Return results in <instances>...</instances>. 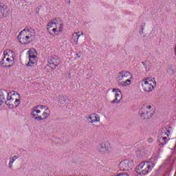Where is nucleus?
<instances>
[{"instance_id":"dca6fc26","label":"nucleus","mask_w":176,"mask_h":176,"mask_svg":"<svg viewBox=\"0 0 176 176\" xmlns=\"http://www.w3.org/2000/svg\"><path fill=\"white\" fill-rule=\"evenodd\" d=\"M24 32H25V30H22L19 33V34L18 35V41H19L21 43L25 45V43H30V41H27V38H25V36H27V35Z\"/></svg>"},{"instance_id":"4be33fe9","label":"nucleus","mask_w":176,"mask_h":176,"mask_svg":"<svg viewBox=\"0 0 176 176\" xmlns=\"http://www.w3.org/2000/svg\"><path fill=\"white\" fill-rule=\"evenodd\" d=\"M58 98V101L60 104H64V102H65V101H67V96H64L61 94H59L57 96Z\"/></svg>"},{"instance_id":"412c9836","label":"nucleus","mask_w":176,"mask_h":176,"mask_svg":"<svg viewBox=\"0 0 176 176\" xmlns=\"http://www.w3.org/2000/svg\"><path fill=\"white\" fill-rule=\"evenodd\" d=\"M17 159H19L18 155H14L12 158H10V162L8 164L10 168H13V163H14V162H16V160H17Z\"/></svg>"},{"instance_id":"393cba45","label":"nucleus","mask_w":176,"mask_h":176,"mask_svg":"<svg viewBox=\"0 0 176 176\" xmlns=\"http://www.w3.org/2000/svg\"><path fill=\"white\" fill-rule=\"evenodd\" d=\"M5 102V96L2 94H0V105H2Z\"/></svg>"},{"instance_id":"5701e85b","label":"nucleus","mask_w":176,"mask_h":176,"mask_svg":"<svg viewBox=\"0 0 176 176\" xmlns=\"http://www.w3.org/2000/svg\"><path fill=\"white\" fill-rule=\"evenodd\" d=\"M136 155L138 157H139V159H141V157H144V156H145V150H144V148L138 150V151L136 152Z\"/></svg>"},{"instance_id":"b1692460","label":"nucleus","mask_w":176,"mask_h":176,"mask_svg":"<svg viewBox=\"0 0 176 176\" xmlns=\"http://www.w3.org/2000/svg\"><path fill=\"white\" fill-rule=\"evenodd\" d=\"M167 72L169 74V75H174V74H175V69H174L173 67H170L168 68Z\"/></svg>"},{"instance_id":"ddd939ff","label":"nucleus","mask_w":176,"mask_h":176,"mask_svg":"<svg viewBox=\"0 0 176 176\" xmlns=\"http://www.w3.org/2000/svg\"><path fill=\"white\" fill-rule=\"evenodd\" d=\"M47 62L50 65L57 67L60 65V58L58 56H50L48 58Z\"/></svg>"},{"instance_id":"a878e982","label":"nucleus","mask_w":176,"mask_h":176,"mask_svg":"<svg viewBox=\"0 0 176 176\" xmlns=\"http://www.w3.org/2000/svg\"><path fill=\"white\" fill-rule=\"evenodd\" d=\"M142 64H143L144 68H146V71H149V69L148 68V65L146 64H145L144 62H142Z\"/></svg>"},{"instance_id":"f3484780","label":"nucleus","mask_w":176,"mask_h":176,"mask_svg":"<svg viewBox=\"0 0 176 176\" xmlns=\"http://www.w3.org/2000/svg\"><path fill=\"white\" fill-rule=\"evenodd\" d=\"M22 31H25L24 34L25 35H26L27 36H30L34 39L35 38V30H34V29H31V28H25Z\"/></svg>"},{"instance_id":"0eeeda50","label":"nucleus","mask_w":176,"mask_h":176,"mask_svg":"<svg viewBox=\"0 0 176 176\" xmlns=\"http://www.w3.org/2000/svg\"><path fill=\"white\" fill-rule=\"evenodd\" d=\"M170 135V131L167 128L162 129L161 133L158 136V142L160 145H166L168 139L167 138Z\"/></svg>"},{"instance_id":"bb28decb","label":"nucleus","mask_w":176,"mask_h":176,"mask_svg":"<svg viewBox=\"0 0 176 176\" xmlns=\"http://www.w3.org/2000/svg\"><path fill=\"white\" fill-rule=\"evenodd\" d=\"M58 31V26L52 29L53 32H57Z\"/></svg>"},{"instance_id":"c756f323","label":"nucleus","mask_w":176,"mask_h":176,"mask_svg":"<svg viewBox=\"0 0 176 176\" xmlns=\"http://www.w3.org/2000/svg\"><path fill=\"white\" fill-rule=\"evenodd\" d=\"M76 56L78 57V58H80L81 55L80 54H76Z\"/></svg>"},{"instance_id":"c85d7f7f","label":"nucleus","mask_w":176,"mask_h":176,"mask_svg":"<svg viewBox=\"0 0 176 176\" xmlns=\"http://www.w3.org/2000/svg\"><path fill=\"white\" fill-rule=\"evenodd\" d=\"M148 142H149V144H152V142H153V139H152V138H148Z\"/></svg>"},{"instance_id":"2eb2a0df","label":"nucleus","mask_w":176,"mask_h":176,"mask_svg":"<svg viewBox=\"0 0 176 176\" xmlns=\"http://www.w3.org/2000/svg\"><path fill=\"white\" fill-rule=\"evenodd\" d=\"M87 119L89 123H98V122H100L101 120L100 115L96 113L88 115Z\"/></svg>"},{"instance_id":"39448f33","label":"nucleus","mask_w":176,"mask_h":176,"mask_svg":"<svg viewBox=\"0 0 176 176\" xmlns=\"http://www.w3.org/2000/svg\"><path fill=\"white\" fill-rule=\"evenodd\" d=\"M156 86V80L155 78H145L142 81V87L144 91H152Z\"/></svg>"},{"instance_id":"f03ea898","label":"nucleus","mask_w":176,"mask_h":176,"mask_svg":"<svg viewBox=\"0 0 176 176\" xmlns=\"http://www.w3.org/2000/svg\"><path fill=\"white\" fill-rule=\"evenodd\" d=\"M153 167H155V164L153 162H142L136 167V173L140 175H146L152 171Z\"/></svg>"},{"instance_id":"a211bd4d","label":"nucleus","mask_w":176,"mask_h":176,"mask_svg":"<svg viewBox=\"0 0 176 176\" xmlns=\"http://www.w3.org/2000/svg\"><path fill=\"white\" fill-rule=\"evenodd\" d=\"M14 62V58L3 57L1 62H0V65H8V64H10L11 63Z\"/></svg>"},{"instance_id":"7ed1b4c3","label":"nucleus","mask_w":176,"mask_h":176,"mask_svg":"<svg viewBox=\"0 0 176 176\" xmlns=\"http://www.w3.org/2000/svg\"><path fill=\"white\" fill-rule=\"evenodd\" d=\"M20 94L16 92H10L8 94L6 104L9 107V108L17 107L18 105H20Z\"/></svg>"},{"instance_id":"aec40b11","label":"nucleus","mask_w":176,"mask_h":176,"mask_svg":"<svg viewBox=\"0 0 176 176\" xmlns=\"http://www.w3.org/2000/svg\"><path fill=\"white\" fill-rule=\"evenodd\" d=\"M8 12L6 6L3 4L0 5V19H3L5 17V14Z\"/></svg>"},{"instance_id":"423d86ee","label":"nucleus","mask_w":176,"mask_h":176,"mask_svg":"<svg viewBox=\"0 0 176 176\" xmlns=\"http://www.w3.org/2000/svg\"><path fill=\"white\" fill-rule=\"evenodd\" d=\"M47 27H48L47 30L50 33V28H57V27H58V32H63V27H64V24L63 23V21H61V19L54 18L48 23Z\"/></svg>"},{"instance_id":"9d476101","label":"nucleus","mask_w":176,"mask_h":176,"mask_svg":"<svg viewBox=\"0 0 176 176\" xmlns=\"http://www.w3.org/2000/svg\"><path fill=\"white\" fill-rule=\"evenodd\" d=\"M141 118L143 119H151L152 116H153V111L152 110V106L151 105H146L145 106L144 111H142L141 113Z\"/></svg>"},{"instance_id":"f8f14e48","label":"nucleus","mask_w":176,"mask_h":176,"mask_svg":"<svg viewBox=\"0 0 176 176\" xmlns=\"http://www.w3.org/2000/svg\"><path fill=\"white\" fill-rule=\"evenodd\" d=\"M112 93H114L115 98L111 101V104H119L122 101V98H123L122 91L119 89H113Z\"/></svg>"},{"instance_id":"cd10ccee","label":"nucleus","mask_w":176,"mask_h":176,"mask_svg":"<svg viewBox=\"0 0 176 176\" xmlns=\"http://www.w3.org/2000/svg\"><path fill=\"white\" fill-rule=\"evenodd\" d=\"M25 39H26V41H28V39H33L32 36H30V37L29 36H26Z\"/></svg>"},{"instance_id":"9b49d317","label":"nucleus","mask_w":176,"mask_h":176,"mask_svg":"<svg viewBox=\"0 0 176 176\" xmlns=\"http://www.w3.org/2000/svg\"><path fill=\"white\" fill-rule=\"evenodd\" d=\"M118 167L121 171H130L133 167V162L127 160H122Z\"/></svg>"},{"instance_id":"1a4fd4ad","label":"nucleus","mask_w":176,"mask_h":176,"mask_svg":"<svg viewBox=\"0 0 176 176\" xmlns=\"http://www.w3.org/2000/svg\"><path fill=\"white\" fill-rule=\"evenodd\" d=\"M28 54L29 56V62L28 63V65L29 67H32L33 64H35L37 61V57L38 54L36 53V51L35 50H30L28 52Z\"/></svg>"},{"instance_id":"20e7f679","label":"nucleus","mask_w":176,"mask_h":176,"mask_svg":"<svg viewBox=\"0 0 176 176\" xmlns=\"http://www.w3.org/2000/svg\"><path fill=\"white\" fill-rule=\"evenodd\" d=\"M133 74L128 71H121L117 75V80H122V86L126 87L131 85Z\"/></svg>"},{"instance_id":"4468645a","label":"nucleus","mask_w":176,"mask_h":176,"mask_svg":"<svg viewBox=\"0 0 176 176\" xmlns=\"http://www.w3.org/2000/svg\"><path fill=\"white\" fill-rule=\"evenodd\" d=\"M81 35H84L83 32H77L73 33L71 38V43H72V45H78V41L79 38H80Z\"/></svg>"},{"instance_id":"f257e3e1","label":"nucleus","mask_w":176,"mask_h":176,"mask_svg":"<svg viewBox=\"0 0 176 176\" xmlns=\"http://www.w3.org/2000/svg\"><path fill=\"white\" fill-rule=\"evenodd\" d=\"M31 116L35 120H45L50 116V109L43 105L34 106L32 109Z\"/></svg>"},{"instance_id":"6e6552de","label":"nucleus","mask_w":176,"mask_h":176,"mask_svg":"<svg viewBox=\"0 0 176 176\" xmlns=\"http://www.w3.org/2000/svg\"><path fill=\"white\" fill-rule=\"evenodd\" d=\"M97 151L100 153H109L111 151H112V147L111 146V144L108 142H104L100 144L97 146Z\"/></svg>"},{"instance_id":"6ab92c4d","label":"nucleus","mask_w":176,"mask_h":176,"mask_svg":"<svg viewBox=\"0 0 176 176\" xmlns=\"http://www.w3.org/2000/svg\"><path fill=\"white\" fill-rule=\"evenodd\" d=\"M4 58H14V52L10 50H7L4 51Z\"/></svg>"}]
</instances>
